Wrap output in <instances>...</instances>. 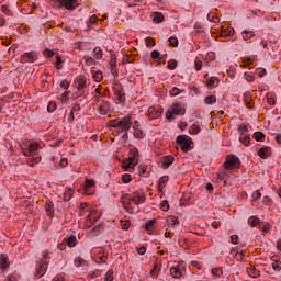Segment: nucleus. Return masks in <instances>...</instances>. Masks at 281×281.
Returning <instances> with one entry per match:
<instances>
[{"instance_id":"obj_19","label":"nucleus","mask_w":281,"mask_h":281,"mask_svg":"<svg viewBox=\"0 0 281 281\" xmlns=\"http://www.w3.org/2000/svg\"><path fill=\"white\" fill-rule=\"evenodd\" d=\"M98 21H99L98 16H95V15L90 16L86 21V25H87L88 30H93V26L98 25Z\"/></svg>"},{"instance_id":"obj_53","label":"nucleus","mask_w":281,"mask_h":281,"mask_svg":"<svg viewBox=\"0 0 281 281\" xmlns=\"http://www.w3.org/2000/svg\"><path fill=\"white\" fill-rule=\"evenodd\" d=\"M160 206L161 210H164L165 212H168V210H170V204L168 203V200L162 201Z\"/></svg>"},{"instance_id":"obj_4","label":"nucleus","mask_w":281,"mask_h":281,"mask_svg":"<svg viewBox=\"0 0 281 281\" xmlns=\"http://www.w3.org/2000/svg\"><path fill=\"white\" fill-rule=\"evenodd\" d=\"M175 115H186V109L179 103H173L166 113V117L169 121L175 120Z\"/></svg>"},{"instance_id":"obj_11","label":"nucleus","mask_w":281,"mask_h":281,"mask_svg":"<svg viewBox=\"0 0 281 281\" xmlns=\"http://www.w3.org/2000/svg\"><path fill=\"white\" fill-rule=\"evenodd\" d=\"M204 78H206V87L207 89H216L220 85V80L216 77H210L207 78V74L204 75Z\"/></svg>"},{"instance_id":"obj_62","label":"nucleus","mask_w":281,"mask_h":281,"mask_svg":"<svg viewBox=\"0 0 281 281\" xmlns=\"http://www.w3.org/2000/svg\"><path fill=\"white\" fill-rule=\"evenodd\" d=\"M212 273H213V276H222L223 270H221V268H213Z\"/></svg>"},{"instance_id":"obj_64","label":"nucleus","mask_w":281,"mask_h":281,"mask_svg":"<svg viewBox=\"0 0 281 281\" xmlns=\"http://www.w3.org/2000/svg\"><path fill=\"white\" fill-rule=\"evenodd\" d=\"M80 111V104H75L71 109V113H78Z\"/></svg>"},{"instance_id":"obj_43","label":"nucleus","mask_w":281,"mask_h":281,"mask_svg":"<svg viewBox=\"0 0 281 281\" xmlns=\"http://www.w3.org/2000/svg\"><path fill=\"white\" fill-rule=\"evenodd\" d=\"M223 36H234V27H227L224 29V31L222 32Z\"/></svg>"},{"instance_id":"obj_41","label":"nucleus","mask_w":281,"mask_h":281,"mask_svg":"<svg viewBox=\"0 0 281 281\" xmlns=\"http://www.w3.org/2000/svg\"><path fill=\"white\" fill-rule=\"evenodd\" d=\"M169 44L171 47H179V40L175 36L168 38Z\"/></svg>"},{"instance_id":"obj_55","label":"nucleus","mask_w":281,"mask_h":281,"mask_svg":"<svg viewBox=\"0 0 281 281\" xmlns=\"http://www.w3.org/2000/svg\"><path fill=\"white\" fill-rule=\"evenodd\" d=\"M43 55L46 56L47 58H52V56H54V50L46 48L43 50Z\"/></svg>"},{"instance_id":"obj_44","label":"nucleus","mask_w":281,"mask_h":281,"mask_svg":"<svg viewBox=\"0 0 281 281\" xmlns=\"http://www.w3.org/2000/svg\"><path fill=\"white\" fill-rule=\"evenodd\" d=\"M170 95L172 97H177L179 95V93H183V90L177 88V87H173L171 88V90L169 91Z\"/></svg>"},{"instance_id":"obj_10","label":"nucleus","mask_w":281,"mask_h":281,"mask_svg":"<svg viewBox=\"0 0 281 281\" xmlns=\"http://www.w3.org/2000/svg\"><path fill=\"white\" fill-rule=\"evenodd\" d=\"M98 108H99L101 115H106L111 111V103H109L106 101H100L98 103Z\"/></svg>"},{"instance_id":"obj_22","label":"nucleus","mask_w":281,"mask_h":281,"mask_svg":"<svg viewBox=\"0 0 281 281\" xmlns=\"http://www.w3.org/2000/svg\"><path fill=\"white\" fill-rule=\"evenodd\" d=\"M134 198L136 199V205H140V203H146V195H144V193L134 192Z\"/></svg>"},{"instance_id":"obj_5","label":"nucleus","mask_w":281,"mask_h":281,"mask_svg":"<svg viewBox=\"0 0 281 281\" xmlns=\"http://www.w3.org/2000/svg\"><path fill=\"white\" fill-rule=\"evenodd\" d=\"M177 144L181 146L183 153H188L192 148V138L188 135H179L177 136Z\"/></svg>"},{"instance_id":"obj_54","label":"nucleus","mask_w":281,"mask_h":281,"mask_svg":"<svg viewBox=\"0 0 281 281\" xmlns=\"http://www.w3.org/2000/svg\"><path fill=\"white\" fill-rule=\"evenodd\" d=\"M260 196H262L260 190L252 192V201H259Z\"/></svg>"},{"instance_id":"obj_33","label":"nucleus","mask_w":281,"mask_h":281,"mask_svg":"<svg viewBox=\"0 0 281 281\" xmlns=\"http://www.w3.org/2000/svg\"><path fill=\"white\" fill-rule=\"evenodd\" d=\"M46 214L47 216H54V203L49 202L46 204Z\"/></svg>"},{"instance_id":"obj_47","label":"nucleus","mask_w":281,"mask_h":281,"mask_svg":"<svg viewBox=\"0 0 281 281\" xmlns=\"http://www.w3.org/2000/svg\"><path fill=\"white\" fill-rule=\"evenodd\" d=\"M205 103L206 104H216V97L214 95H209L205 98Z\"/></svg>"},{"instance_id":"obj_1","label":"nucleus","mask_w":281,"mask_h":281,"mask_svg":"<svg viewBox=\"0 0 281 281\" xmlns=\"http://www.w3.org/2000/svg\"><path fill=\"white\" fill-rule=\"evenodd\" d=\"M38 143H31L26 148L22 149L24 157H29L27 164L33 167L34 164H41V156H38Z\"/></svg>"},{"instance_id":"obj_9","label":"nucleus","mask_w":281,"mask_h":281,"mask_svg":"<svg viewBox=\"0 0 281 281\" xmlns=\"http://www.w3.org/2000/svg\"><path fill=\"white\" fill-rule=\"evenodd\" d=\"M114 94H115L116 100L121 104H124V102H126V94L124 93V89H122L121 87L114 88Z\"/></svg>"},{"instance_id":"obj_6","label":"nucleus","mask_w":281,"mask_h":281,"mask_svg":"<svg viewBox=\"0 0 281 281\" xmlns=\"http://www.w3.org/2000/svg\"><path fill=\"white\" fill-rule=\"evenodd\" d=\"M77 5H78V0H57L55 2V8L65 7L66 10H70V12H74Z\"/></svg>"},{"instance_id":"obj_13","label":"nucleus","mask_w":281,"mask_h":281,"mask_svg":"<svg viewBox=\"0 0 281 281\" xmlns=\"http://www.w3.org/2000/svg\"><path fill=\"white\" fill-rule=\"evenodd\" d=\"M8 267H10V258H8V255L1 254L0 255V269H2V271H5V269H8Z\"/></svg>"},{"instance_id":"obj_51","label":"nucleus","mask_w":281,"mask_h":281,"mask_svg":"<svg viewBox=\"0 0 281 281\" xmlns=\"http://www.w3.org/2000/svg\"><path fill=\"white\" fill-rule=\"evenodd\" d=\"M86 65L87 67H93V65H95V59H93V57H86Z\"/></svg>"},{"instance_id":"obj_34","label":"nucleus","mask_w":281,"mask_h":281,"mask_svg":"<svg viewBox=\"0 0 281 281\" xmlns=\"http://www.w3.org/2000/svg\"><path fill=\"white\" fill-rule=\"evenodd\" d=\"M178 66L179 64L177 63V60L171 59L168 61L167 68L170 69V71H175V69H177Z\"/></svg>"},{"instance_id":"obj_21","label":"nucleus","mask_w":281,"mask_h":281,"mask_svg":"<svg viewBox=\"0 0 281 281\" xmlns=\"http://www.w3.org/2000/svg\"><path fill=\"white\" fill-rule=\"evenodd\" d=\"M201 133V126L198 123H193L189 127V135H199Z\"/></svg>"},{"instance_id":"obj_38","label":"nucleus","mask_w":281,"mask_h":281,"mask_svg":"<svg viewBox=\"0 0 281 281\" xmlns=\"http://www.w3.org/2000/svg\"><path fill=\"white\" fill-rule=\"evenodd\" d=\"M104 78V76L102 75L101 71H95L93 72V80L95 82H102V79Z\"/></svg>"},{"instance_id":"obj_32","label":"nucleus","mask_w":281,"mask_h":281,"mask_svg":"<svg viewBox=\"0 0 281 281\" xmlns=\"http://www.w3.org/2000/svg\"><path fill=\"white\" fill-rule=\"evenodd\" d=\"M93 54H94V58L97 60H102V48L97 46L94 49H93Z\"/></svg>"},{"instance_id":"obj_28","label":"nucleus","mask_w":281,"mask_h":281,"mask_svg":"<svg viewBox=\"0 0 281 281\" xmlns=\"http://www.w3.org/2000/svg\"><path fill=\"white\" fill-rule=\"evenodd\" d=\"M259 228L261 229V232H263V234H269V232H271V224H269V223H261L259 225Z\"/></svg>"},{"instance_id":"obj_15","label":"nucleus","mask_w":281,"mask_h":281,"mask_svg":"<svg viewBox=\"0 0 281 281\" xmlns=\"http://www.w3.org/2000/svg\"><path fill=\"white\" fill-rule=\"evenodd\" d=\"M181 269H183V265H178V267H173L170 269V273L172 276V278L179 279L181 278V276H183V273L181 272Z\"/></svg>"},{"instance_id":"obj_27","label":"nucleus","mask_w":281,"mask_h":281,"mask_svg":"<svg viewBox=\"0 0 281 281\" xmlns=\"http://www.w3.org/2000/svg\"><path fill=\"white\" fill-rule=\"evenodd\" d=\"M164 21V14L161 12H154L153 22L161 23Z\"/></svg>"},{"instance_id":"obj_36","label":"nucleus","mask_w":281,"mask_h":281,"mask_svg":"<svg viewBox=\"0 0 281 281\" xmlns=\"http://www.w3.org/2000/svg\"><path fill=\"white\" fill-rule=\"evenodd\" d=\"M252 137H254V139H256V142H262L265 139V133L255 132Z\"/></svg>"},{"instance_id":"obj_12","label":"nucleus","mask_w":281,"mask_h":281,"mask_svg":"<svg viewBox=\"0 0 281 281\" xmlns=\"http://www.w3.org/2000/svg\"><path fill=\"white\" fill-rule=\"evenodd\" d=\"M47 267H49V261L42 260L36 270V273L40 276V278H43V274L47 273Z\"/></svg>"},{"instance_id":"obj_35","label":"nucleus","mask_w":281,"mask_h":281,"mask_svg":"<svg viewBox=\"0 0 281 281\" xmlns=\"http://www.w3.org/2000/svg\"><path fill=\"white\" fill-rule=\"evenodd\" d=\"M244 98H245L246 106L248 109H251V93L245 92Z\"/></svg>"},{"instance_id":"obj_24","label":"nucleus","mask_w":281,"mask_h":281,"mask_svg":"<svg viewBox=\"0 0 281 281\" xmlns=\"http://www.w3.org/2000/svg\"><path fill=\"white\" fill-rule=\"evenodd\" d=\"M248 224L251 225V227H258V225L260 226L261 223H260V218L256 217V216H250L248 218Z\"/></svg>"},{"instance_id":"obj_42","label":"nucleus","mask_w":281,"mask_h":281,"mask_svg":"<svg viewBox=\"0 0 281 281\" xmlns=\"http://www.w3.org/2000/svg\"><path fill=\"white\" fill-rule=\"evenodd\" d=\"M195 71H201L203 69V61L199 59V57L194 60Z\"/></svg>"},{"instance_id":"obj_14","label":"nucleus","mask_w":281,"mask_h":281,"mask_svg":"<svg viewBox=\"0 0 281 281\" xmlns=\"http://www.w3.org/2000/svg\"><path fill=\"white\" fill-rule=\"evenodd\" d=\"M65 243L67 244V247H70V249H74L78 245V237L75 235L68 236L64 238Z\"/></svg>"},{"instance_id":"obj_17","label":"nucleus","mask_w":281,"mask_h":281,"mask_svg":"<svg viewBox=\"0 0 281 281\" xmlns=\"http://www.w3.org/2000/svg\"><path fill=\"white\" fill-rule=\"evenodd\" d=\"M258 155L261 159H268L271 156V148L262 147L259 149Z\"/></svg>"},{"instance_id":"obj_39","label":"nucleus","mask_w":281,"mask_h":281,"mask_svg":"<svg viewBox=\"0 0 281 281\" xmlns=\"http://www.w3.org/2000/svg\"><path fill=\"white\" fill-rule=\"evenodd\" d=\"M207 21H211L212 23H220L221 19H218V16H216L213 13H209L206 16Z\"/></svg>"},{"instance_id":"obj_3","label":"nucleus","mask_w":281,"mask_h":281,"mask_svg":"<svg viewBox=\"0 0 281 281\" xmlns=\"http://www.w3.org/2000/svg\"><path fill=\"white\" fill-rule=\"evenodd\" d=\"M139 158V150L137 147H132L130 149V157L123 161V168H126L127 170H133L135 166H137V159Z\"/></svg>"},{"instance_id":"obj_31","label":"nucleus","mask_w":281,"mask_h":281,"mask_svg":"<svg viewBox=\"0 0 281 281\" xmlns=\"http://www.w3.org/2000/svg\"><path fill=\"white\" fill-rule=\"evenodd\" d=\"M168 223L175 229L177 227V225H179V217L171 216V217H169Z\"/></svg>"},{"instance_id":"obj_20","label":"nucleus","mask_w":281,"mask_h":281,"mask_svg":"<svg viewBox=\"0 0 281 281\" xmlns=\"http://www.w3.org/2000/svg\"><path fill=\"white\" fill-rule=\"evenodd\" d=\"M156 225H157V220L154 218V220L147 221L145 224L146 232H155L157 227Z\"/></svg>"},{"instance_id":"obj_60","label":"nucleus","mask_w":281,"mask_h":281,"mask_svg":"<svg viewBox=\"0 0 281 281\" xmlns=\"http://www.w3.org/2000/svg\"><path fill=\"white\" fill-rule=\"evenodd\" d=\"M122 181H123V183H131V175L124 173L122 176Z\"/></svg>"},{"instance_id":"obj_57","label":"nucleus","mask_w":281,"mask_h":281,"mask_svg":"<svg viewBox=\"0 0 281 281\" xmlns=\"http://www.w3.org/2000/svg\"><path fill=\"white\" fill-rule=\"evenodd\" d=\"M168 180H169L168 176H162V177L159 178L158 183L160 186H166Z\"/></svg>"},{"instance_id":"obj_40","label":"nucleus","mask_w":281,"mask_h":281,"mask_svg":"<svg viewBox=\"0 0 281 281\" xmlns=\"http://www.w3.org/2000/svg\"><path fill=\"white\" fill-rule=\"evenodd\" d=\"M92 232L95 236H98V234H101V232H104V226L102 224H99L92 228Z\"/></svg>"},{"instance_id":"obj_50","label":"nucleus","mask_w":281,"mask_h":281,"mask_svg":"<svg viewBox=\"0 0 281 281\" xmlns=\"http://www.w3.org/2000/svg\"><path fill=\"white\" fill-rule=\"evenodd\" d=\"M243 37L244 41H249V38H254V33L251 31H245Z\"/></svg>"},{"instance_id":"obj_56","label":"nucleus","mask_w":281,"mask_h":281,"mask_svg":"<svg viewBox=\"0 0 281 281\" xmlns=\"http://www.w3.org/2000/svg\"><path fill=\"white\" fill-rule=\"evenodd\" d=\"M124 210H125L128 214H135V207L130 206L128 204H124Z\"/></svg>"},{"instance_id":"obj_46","label":"nucleus","mask_w":281,"mask_h":281,"mask_svg":"<svg viewBox=\"0 0 281 281\" xmlns=\"http://www.w3.org/2000/svg\"><path fill=\"white\" fill-rule=\"evenodd\" d=\"M75 267H82L85 265V260L81 257L75 258L74 261Z\"/></svg>"},{"instance_id":"obj_30","label":"nucleus","mask_w":281,"mask_h":281,"mask_svg":"<svg viewBox=\"0 0 281 281\" xmlns=\"http://www.w3.org/2000/svg\"><path fill=\"white\" fill-rule=\"evenodd\" d=\"M237 131L240 136L247 135L249 133V127L247 125H238Z\"/></svg>"},{"instance_id":"obj_48","label":"nucleus","mask_w":281,"mask_h":281,"mask_svg":"<svg viewBox=\"0 0 281 281\" xmlns=\"http://www.w3.org/2000/svg\"><path fill=\"white\" fill-rule=\"evenodd\" d=\"M93 186H95V181L91 179H87L85 183V190H87L88 188H93Z\"/></svg>"},{"instance_id":"obj_29","label":"nucleus","mask_w":281,"mask_h":281,"mask_svg":"<svg viewBox=\"0 0 281 281\" xmlns=\"http://www.w3.org/2000/svg\"><path fill=\"white\" fill-rule=\"evenodd\" d=\"M71 196H74V189H71V188L66 189V191L64 193V200L71 201Z\"/></svg>"},{"instance_id":"obj_45","label":"nucleus","mask_w":281,"mask_h":281,"mask_svg":"<svg viewBox=\"0 0 281 281\" xmlns=\"http://www.w3.org/2000/svg\"><path fill=\"white\" fill-rule=\"evenodd\" d=\"M150 276L151 278H159V268L157 267V265L154 266L153 270L150 271Z\"/></svg>"},{"instance_id":"obj_63","label":"nucleus","mask_w":281,"mask_h":281,"mask_svg":"<svg viewBox=\"0 0 281 281\" xmlns=\"http://www.w3.org/2000/svg\"><path fill=\"white\" fill-rule=\"evenodd\" d=\"M244 76H245V80H247V82H254L255 78L252 75L245 72Z\"/></svg>"},{"instance_id":"obj_18","label":"nucleus","mask_w":281,"mask_h":281,"mask_svg":"<svg viewBox=\"0 0 281 281\" xmlns=\"http://www.w3.org/2000/svg\"><path fill=\"white\" fill-rule=\"evenodd\" d=\"M172 164H175V157L172 156H166L162 160V168L165 170H168V168H170V166H172Z\"/></svg>"},{"instance_id":"obj_7","label":"nucleus","mask_w":281,"mask_h":281,"mask_svg":"<svg viewBox=\"0 0 281 281\" xmlns=\"http://www.w3.org/2000/svg\"><path fill=\"white\" fill-rule=\"evenodd\" d=\"M21 63H36L38 60V52L31 50L21 55Z\"/></svg>"},{"instance_id":"obj_26","label":"nucleus","mask_w":281,"mask_h":281,"mask_svg":"<svg viewBox=\"0 0 281 281\" xmlns=\"http://www.w3.org/2000/svg\"><path fill=\"white\" fill-rule=\"evenodd\" d=\"M239 142L244 144V146H249V144L251 143V137H249V134L241 135L239 137Z\"/></svg>"},{"instance_id":"obj_49","label":"nucleus","mask_w":281,"mask_h":281,"mask_svg":"<svg viewBox=\"0 0 281 281\" xmlns=\"http://www.w3.org/2000/svg\"><path fill=\"white\" fill-rule=\"evenodd\" d=\"M47 111L48 113H54V111H56V102H49L47 105Z\"/></svg>"},{"instance_id":"obj_25","label":"nucleus","mask_w":281,"mask_h":281,"mask_svg":"<svg viewBox=\"0 0 281 281\" xmlns=\"http://www.w3.org/2000/svg\"><path fill=\"white\" fill-rule=\"evenodd\" d=\"M86 87H87V81H85L83 79H79L77 89L81 95L85 93Z\"/></svg>"},{"instance_id":"obj_2","label":"nucleus","mask_w":281,"mask_h":281,"mask_svg":"<svg viewBox=\"0 0 281 281\" xmlns=\"http://www.w3.org/2000/svg\"><path fill=\"white\" fill-rule=\"evenodd\" d=\"M132 120V116H125L121 120L113 121L114 128H119L120 133H124L123 139H128V131H131V126H133Z\"/></svg>"},{"instance_id":"obj_8","label":"nucleus","mask_w":281,"mask_h":281,"mask_svg":"<svg viewBox=\"0 0 281 281\" xmlns=\"http://www.w3.org/2000/svg\"><path fill=\"white\" fill-rule=\"evenodd\" d=\"M227 170H234V168H240V159L236 156H228L225 162Z\"/></svg>"},{"instance_id":"obj_23","label":"nucleus","mask_w":281,"mask_h":281,"mask_svg":"<svg viewBox=\"0 0 281 281\" xmlns=\"http://www.w3.org/2000/svg\"><path fill=\"white\" fill-rule=\"evenodd\" d=\"M99 220L100 214L98 213H91L90 215H88V221L90 222V225H95V223H98Z\"/></svg>"},{"instance_id":"obj_37","label":"nucleus","mask_w":281,"mask_h":281,"mask_svg":"<svg viewBox=\"0 0 281 281\" xmlns=\"http://www.w3.org/2000/svg\"><path fill=\"white\" fill-rule=\"evenodd\" d=\"M121 229H130L131 228V222L128 220H121Z\"/></svg>"},{"instance_id":"obj_61","label":"nucleus","mask_w":281,"mask_h":281,"mask_svg":"<svg viewBox=\"0 0 281 281\" xmlns=\"http://www.w3.org/2000/svg\"><path fill=\"white\" fill-rule=\"evenodd\" d=\"M104 281H113V272L111 270H109L105 273V280Z\"/></svg>"},{"instance_id":"obj_16","label":"nucleus","mask_w":281,"mask_h":281,"mask_svg":"<svg viewBox=\"0 0 281 281\" xmlns=\"http://www.w3.org/2000/svg\"><path fill=\"white\" fill-rule=\"evenodd\" d=\"M146 115L149 120H157V117L161 115V112L156 111L154 106H150L148 108Z\"/></svg>"},{"instance_id":"obj_58","label":"nucleus","mask_w":281,"mask_h":281,"mask_svg":"<svg viewBox=\"0 0 281 281\" xmlns=\"http://www.w3.org/2000/svg\"><path fill=\"white\" fill-rule=\"evenodd\" d=\"M60 89H64L65 91H67V89H69V81L67 80H63L59 85Z\"/></svg>"},{"instance_id":"obj_59","label":"nucleus","mask_w":281,"mask_h":281,"mask_svg":"<svg viewBox=\"0 0 281 281\" xmlns=\"http://www.w3.org/2000/svg\"><path fill=\"white\" fill-rule=\"evenodd\" d=\"M272 269L274 271H280L281 270V262L280 261L272 262Z\"/></svg>"},{"instance_id":"obj_52","label":"nucleus","mask_w":281,"mask_h":281,"mask_svg":"<svg viewBox=\"0 0 281 281\" xmlns=\"http://www.w3.org/2000/svg\"><path fill=\"white\" fill-rule=\"evenodd\" d=\"M134 137L136 139H142L144 137V132H142V130H134Z\"/></svg>"}]
</instances>
